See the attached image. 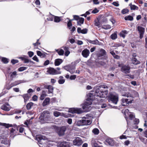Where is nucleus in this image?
<instances>
[{"label":"nucleus","mask_w":147,"mask_h":147,"mask_svg":"<svg viewBox=\"0 0 147 147\" xmlns=\"http://www.w3.org/2000/svg\"><path fill=\"white\" fill-rule=\"evenodd\" d=\"M107 88V85H101L96 90L94 94L91 93L88 94L86 101L82 105V108L87 112L89 111L91 109L90 105L92 104V100H98V98H106L108 94Z\"/></svg>","instance_id":"obj_1"},{"label":"nucleus","mask_w":147,"mask_h":147,"mask_svg":"<svg viewBox=\"0 0 147 147\" xmlns=\"http://www.w3.org/2000/svg\"><path fill=\"white\" fill-rule=\"evenodd\" d=\"M138 93L136 91L133 90L130 93L128 92H122V95L123 96L126 97L128 98H123L121 99L122 105L123 106H127L129 104L132 103L134 100V97H137L138 96Z\"/></svg>","instance_id":"obj_2"},{"label":"nucleus","mask_w":147,"mask_h":147,"mask_svg":"<svg viewBox=\"0 0 147 147\" xmlns=\"http://www.w3.org/2000/svg\"><path fill=\"white\" fill-rule=\"evenodd\" d=\"M49 114L48 111H45L41 113L39 118L41 123H45L50 119Z\"/></svg>","instance_id":"obj_3"},{"label":"nucleus","mask_w":147,"mask_h":147,"mask_svg":"<svg viewBox=\"0 0 147 147\" xmlns=\"http://www.w3.org/2000/svg\"><path fill=\"white\" fill-rule=\"evenodd\" d=\"M108 101L115 105H116L118 101L119 96L115 92H111L107 96Z\"/></svg>","instance_id":"obj_4"},{"label":"nucleus","mask_w":147,"mask_h":147,"mask_svg":"<svg viewBox=\"0 0 147 147\" xmlns=\"http://www.w3.org/2000/svg\"><path fill=\"white\" fill-rule=\"evenodd\" d=\"M83 119L80 120L76 121L75 122L76 124L78 126H81L87 125L91 124L92 121L91 120L88 119L87 117H84Z\"/></svg>","instance_id":"obj_5"},{"label":"nucleus","mask_w":147,"mask_h":147,"mask_svg":"<svg viewBox=\"0 0 147 147\" xmlns=\"http://www.w3.org/2000/svg\"><path fill=\"white\" fill-rule=\"evenodd\" d=\"M108 62V58L107 56L98 57L97 59L96 60V64L98 65L104 66Z\"/></svg>","instance_id":"obj_6"},{"label":"nucleus","mask_w":147,"mask_h":147,"mask_svg":"<svg viewBox=\"0 0 147 147\" xmlns=\"http://www.w3.org/2000/svg\"><path fill=\"white\" fill-rule=\"evenodd\" d=\"M118 66L121 67V70L123 73L127 74L130 72V67L128 65H123L122 64H119Z\"/></svg>","instance_id":"obj_7"},{"label":"nucleus","mask_w":147,"mask_h":147,"mask_svg":"<svg viewBox=\"0 0 147 147\" xmlns=\"http://www.w3.org/2000/svg\"><path fill=\"white\" fill-rule=\"evenodd\" d=\"M67 127V126H63L58 127L57 131L59 136H62L64 135L65 131Z\"/></svg>","instance_id":"obj_8"},{"label":"nucleus","mask_w":147,"mask_h":147,"mask_svg":"<svg viewBox=\"0 0 147 147\" xmlns=\"http://www.w3.org/2000/svg\"><path fill=\"white\" fill-rule=\"evenodd\" d=\"M26 82V81L22 80H18L12 83L11 84V86H10L9 87H8L7 86H6L5 88L6 89L9 90L12 87L16 86L18 85L21 83H24Z\"/></svg>","instance_id":"obj_9"},{"label":"nucleus","mask_w":147,"mask_h":147,"mask_svg":"<svg viewBox=\"0 0 147 147\" xmlns=\"http://www.w3.org/2000/svg\"><path fill=\"white\" fill-rule=\"evenodd\" d=\"M47 72L48 74L52 75L60 74L61 73L60 71H57L56 70L52 67L48 68Z\"/></svg>","instance_id":"obj_10"},{"label":"nucleus","mask_w":147,"mask_h":147,"mask_svg":"<svg viewBox=\"0 0 147 147\" xmlns=\"http://www.w3.org/2000/svg\"><path fill=\"white\" fill-rule=\"evenodd\" d=\"M68 111L72 113H77L78 114H80L83 112L81 109L77 108H73L70 109H69Z\"/></svg>","instance_id":"obj_11"},{"label":"nucleus","mask_w":147,"mask_h":147,"mask_svg":"<svg viewBox=\"0 0 147 147\" xmlns=\"http://www.w3.org/2000/svg\"><path fill=\"white\" fill-rule=\"evenodd\" d=\"M36 140L39 142V143L41 144H42V143L43 142L42 141L46 140L47 139V138L45 136L41 135H36Z\"/></svg>","instance_id":"obj_12"},{"label":"nucleus","mask_w":147,"mask_h":147,"mask_svg":"<svg viewBox=\"0 0 147 147\" xmlns=\"http://www.w3.org/2000/svg\"><path fill=\"white\" fill-rule=\"evenodd\" d=\"M53 115L55 117H58L59 116H63L65 118H67L68 117L70 116V115L69 114H67V115L63 113H61L57 111H54L53 113Z\"/></svg>","instance_id":"obj_13"},{"label":"nucleus","mask_w":147,"mask_h":147,"mask_svg":"<svg viewBox=\"0 0 147 147\" xmlns=\"http://www.w3.org/2000/svg\"><path fill=\"white\" fill-rule=\"evenodd\" d=\"M82 140L79 137L76 138L73 141V144L74 145L80 146L82 144Z\"/></svg>","instance_id":"obj_14"},{"label":"nucleus","mask_w":147,"mask_h":147,"mask_svg":"<svg viewBox=\"0 0 147 147\" xmlns=\"http://www.w3.org/2000/svg\"><path fill=\"white\" fill-rule=\"evenodd\" d=\"M11 107L8 103H5L3 104L1 107V109L5 111H9L11 109Z\"/></svg>","instance_id":"obj_15"},{"label":"nucleus","mask_w":147,"mask_h":147,"mask_svg":"<svg viewBox=\"0 0 147 147\" xmlns=\"http://www.w3.org/2000/svg\"><path fill=\"white\" fill-rule=\"evenodd\" d=\"M138 29L140 33V38H142L143 36V35L144 32V28L140 26H138Z\"/></svg>","instance_id":"obj_16"},{"label":"nucleus","mask_w":147,"mask_h":147,"mask_svg":"<svg viewBox=\"0 0 147 147\" xmlns=\"http://www.w3.org/2000/svg\"><path fill=\"white\" fill-rule=\"evenodd\" d=\"M90 53L89 50L87 49H85L82 51V55L84 57L86 58L89 56Z\"/></svg>","instance_id":"obj_17"},{"label":"nucleus","mask_w":147,"mask_h":147,"mask_svg":"<svg viewBox=\"0 0 147 147\" xmlns=\"http://www.w3.org/2000/svg\"><path fill=\"white\" fill-rule=\"evenodd\" d=\"M58 147H69L68 143L65 141L59 143L57 144Z\"/></svg>","instance_id":"obj_18"},{"label":"nucleus","mask_w":147,"mask_h":147,"mask_svg":"<svg viewBox=\"0 0 147 147\" xmlns=\"http://www.w3.org/2000/svg\"><path fill=\"white\" fill-rule=\"evenodd\" d=\"M106 51L103 49H101L97 53V55L98 57H101L103 56L105 54Z\"/></svg>","instance_id":"obj_19"},{"label":"nucleus","mask_w":147,"mask_h":147,"mask_svg":"<svg viewBox=\"0 0 147 147\" xmlns=\"http://www.w3.org/2000/svg\"><path fill=\"white\" fill-rule=\"evenodd\" d=\"M77 30L78 32L79 33L86 34L87 33L88 30L86 28L82 30L81 28L78 27L77 28Z\"/></svg>","instance_id":"obj_20"},{"label":"nucleus","mask_w":147,"mask_h":147,"mask_svg":"<svg viewBox=\"0 0 147 147\" xmlns=\"http://www.w3.org/2000/svg\"><path fill=\"white\" fill-rule=\"evenodd\" d=\"M45 88L48 89L49 93H53V86L51 85H45L44 86Z\"/></svg>","instance_id":"obj_21"},{"label":"nucleus","mask_w":147,"mask_h":147,"mask_svg":"<svg viewBox=\"0 0 147 147\" xmlns=\"http://www.w3.org/2000/svg\"><path fill=\"white\" fill-rule=\"evenodd\" d=\"M63 61L61 59H56L55 61V66L59 65Z\"/></svg>","instance_id":"obj_22"},{"label":"nucleus","mask_w":147,"mask_h":147,"mask_svg":"<svg viewBox=\"0 0 147 147\" xmlns=\"http://www.w3.org/2000/svg\"><path fill=\"white\" fill-rule=\"evenodd\" d=\"M132 63L135 65L139 64L140 63V62L135 57H133L131 59Z\"/></svg>","instance_id":"obj_23"},{"label":"nucleus","mask_w":147,"mask_h":147,"mask_svg":"<svg viewBox=\"0 0 147 147\" xmlns=\"http://www.w3.org/2000/svg\"><path fill=\"white\" fill-rule=\"evenodd\" d=\"M106 141L109 145L111 146H113L114 144V141L111 139H107L106 140Z\"/></svg>","instance_id":"obj_24"},{"label":"nucleus","mask_w":147,"mask_h":147,"mask_svg":"<svg viewBox=\"0 0 147 147\" xmlns=\"http://www.w3.org/2000/svg\"><path fill=\"white\" fill-rule=\"evenodd\" d=\"M88 42L91 44H92L94 45H100V42H99V41L97 39L95 40H88Z\"/></svg>","instance_id":"obj_25"},{"label":"nucleus","mask_w":147,"mask_h":147,"mask_svg":"<svg viewBox=\"0 0 147 147\" xmlns=\"http://www.w3.org/2000/svg\"><path fill=\"white\" fill-rule=\"evenodd\" d=\"M50 102V99L49 98H46L43 101L42 103V105L43 106H45L48 105Z\"/></svg>","instance_id":"obj_26"},{"label":"nucleus","mask_w":147,"mask_h":147,"mask_svg":"<svg viewBox=\"0 0 147 147\" xmlns=\"http://www.w3.org/2000/svg\"><path fill=\"white\" fill-rule=\"evenodd\" d=\"M124 113L125 115V118L126 119V120L127 121V125H128L129 124V122L127 121V117H126V116L128 115H129V113H130L131 112H129L128 109H126L125 110Z\"/></svg>","instance_id":"obj_27"},{"label":"nucleus","mask_w":147,"mask_h":147,"mask_svg":"<svg viewBox=\"0 0 147 147\" xmlns=\"http://www.w3.org/2000/svg\"><path fill=\"white\" fill-rule=\"evenodd\" d=\"M127 34V32L126 30H123L119 34L120 37H123L124 38L125 37L126 34Z\"/></svg>","instance_id":"obj_28"},{"label":"nucleus","mask_w":147,"mask_h":147,"mask_svg":"<svg viewBox=\"0 0 147 147\" xmlns=\"http://www.w3.org/2000/svg\"><path fill=\"white\" fill-rule=\"evenodd\" d=\"M129 6L130 7L131 10H138L139 9L138 7L135 5L132 4L131 3L129 4Z\"/></svg>","instance_id":"obj_29"},{"label":"nucleus","mask_w":147,"mask_h":147,"mask_svg":"<svg viewBox=\"0 0 147 147\" xmlns=\"http://www.w3.org/2000/svg\"><path fill=\"white\" fill-rule=\"evenodd\" d=\"M84 21V19L83 18H80L79 20L77 22L78 25L81 26V24H83Z\"/></svg>","instance_id":"obj_30"},{"label":"nucleus","mask_w":147,"mask_h":147,"mask_svg":"<svg viewBox=\"0 0 147 147\" xmlns=\"http://www.w3.org/2000/svg\"><path fill=\"white\" fill-rule=\"evenodd\" d=\"M24 99L25 102L27 101L29 98V96L28 94H25L22 96Z\"/></svg>","instance_id":"obj_31"},{"label":"nucleus","mask_w":147,"mask_h":147,"mask_svg":"<svg viewBox=\"0 0 147 147\" xmlns=\"http://www.w3.org/2000/svg\"><path fill=\"white\" fill-rule=\"evenodd\" d=\"M14 128H12L10 130V134L11 135L13 134V133H14V132L15 131L16 129H17L18 130V126L16 125H15L14 127Z\"/></svg>","instance_id":"obj_32"},{"label":"nucleus","mask_w":147,"mask_h":147,"mask_svg":"<svg viewBox=\"0 0 147 147\" xmlns=\"http://www.w3.org/2000/svg\"><path fill=\"white\" fill-rule=\"evenodd\" d=\"M39 40V39H38L37 40V42L35 43H33V44L34 45V48L35 49H38L39 50H40V49H39L38 47V45H40V42H38Z\"/></svg>","instance_id":"obj_33"},{"label":"nucleus","mask_w":147,"mask_h":147,"mask_svg":"<svg viewBox=\"0 0 147 147\" xmlns=\"http://www.w3.org/2000/svg\"><path fill=\"white\" fill-rule=\"evenodd\" d=\"M56 51L60 55H63L64 54V51L63 49H57Z\"/></svg>","instance_id":"obj_34"},{"label":"nucleus","mask_w":147,"mask_h":147,"mask_svg":"<svg viewBox=\"0 0 147 147\" xmlns=\"http://www.w3.org/2000/svg\"><path fill=\"white\" fill-rule=\"evenodd\" d=\"M124 18L125 20L132 21L133 20V17L131 16H126Z\"/></svg>","instance_id":"obj_35"},{"label":"nucleus","mask_w":147,"mask_h":147,"mask_svg":"<svg viewBox=\"0 0 147 147\" xmlns=\"http://www.w3.org/2000/svg\"><path fill=\"white\" fill-rule=\"evenodd\" d=\"M33 105V103L32 102H30L28 103L26 105L27 109L28 110H30Z\"/></svg>","instance_id":"obj_36"},{"label":"nucleus","mask_w":147,"mask_h":147,"mask_svg":"<svg viewBox=\"0 0 147 147\" xmlns=\"http://www.w3.org/2000/svg\"><path fill=\"white\" fill-rule=\"evenodd\" d=\"M47 94L45 92L43 91L42 92V94L41 95L40 97V99L41 100H43L44 98H45V97L46 96Z\"/></svg>","instance_id":"obj_37"},{"label":"nucleus","mask_w":147,"mask_h":147,"mask_svg":"<svg viewBox=\"0 0 147 147\" xmlns=\"http://www.w3.org/2000/svg\"><path fill=\"white\" fill-rule=\"evenodd\" d=\"M111 26L109 25H104L102 26V28L105 30H107L111 28Z\"/></svg>","instance_id":"obj_38"},{"label":"nucleus","mask_w":147,"mask_h":147,"mask_svg":"<svg viewBox=\"0 0 147 147\" xmlns=\"http://www.w3.org/2000/svg\"><path fill=\"white\" fill-rule=\"evenodd\" d=\"M1 143L5 145H8V146L9 145V141L5 139L1 140Z\"/></svg>","instance_id":"obj_39"},{"label":"nucleus","mask_w":147,"mask_h":147,"mask_svg":"<svg viewBox=\"0 0 147 147\" xmlns=\"http://www.w3.org/2000/svg\"><path fill=\"white\" fill-rule=\"evenodd\" d=\"M10 77L13 79L17 75V72L16 71H14L12 72L11 73Z\"/></svg>","instance_id":"obj_40"},{"label":"nucleus","mask_w":147,"mask_h":147,"mask_svg":"<svg viewBox=\"0 0 147 147\" xmlns=\"http://www.w3.org/2000/svg\"><path fill=\"white\" fill-rule=\"evenodd\" d=\"M1 61L4 63H7L9 62L8 59L5 57H3L1 59Z\"/></svg>","instance_id":"obj_41"},{"label":"nucleus","mask_w":147,"mask_h":147,"mask_svg":"<svg viewBox=\"0 0 147 147\" xmlns=\"http://www.w3.org/2000/svg\"><path fill=\"white\" fill-rule=\"evenodd\" d=\"M94 24L95 26H98V27H99L100 26V23L99 22V20L98 19L94 21Z\"/></svg>","instance_id":"obj_42"},{"label":"nucleus","mask_w":147,"mask_h":147,"mask_svg":"<svg viewBox=\"0 0 147 147\" xmlns=\"http://www.w3.org/2000/svg\"><path fill=\"white\" fill-rule=\"evenodd\" d=\"M0 123L1 124V125H2L4 126H5L6 128H8L9 127H13V126L11 124H6L5 123Z\"/></svg>","instance_id":"obj_43"},{"label":"nucleus","mask_w":147,"mask_h":147,"mask_svg":"<svg viewBox=\"0 0 147 147\" xmlns=\"http://www.w3.org/2000/svg\"><path fill=\"white\" fill-rule=\"evenodd\" d=\"M92 132L94 134L97 135L99 134V130L97 128H94L93 129Z\"/></svg>","instance_id":"obj_44"},{"label":"nucleus","mask_w":147,"mask_h":147,"mask_svg":"<svg viewBox=\"0 0 147 147\" xmlns=\"http://www.w3.org/2000/svg\"><path fill=\"white\" fill-rule=\"evenodd\" d=\"M111 38L113 40L117 38V35L116 33H114L111 35Z\"/></svg>","instance_id":"obj_45"},{"label":"nucleus","mask_w":147,"mask_h":147,"mask_svg":"<svg viewBox=\"0 0 147 147\" xmlns=\"http://www.w3.org/2000/svg\"><path fill=\"white\" fill-rule=\"evenodd\" d=\"M61 21L60 17L58 16H55L54 21L56 22H59Z\"/></svg>","instance_id":"obj_46"},{"label":"nucleus","mask_w":147,"mask_h":147,"mask_svg":"<svg viewBox=\"0 0 147 147\" xmlns=\"http://www.w3.org/2000/svg\"><path fill=\"white\" fill-rule=\"evenodd\" d=\"M129 12V10L127 9H124L122 10L121 11V13L123 14H126Z\"/></svg>","instance_id":"obj_47"},{"label":"nucleus","mask_w":147,"mask_h":147,"mask_svg":"<svg viewBox=\"0 0 147 147\" xmlns=\"http://www.w3.org/2000/svg\"><path fill=\"white\" fill-rule=\"evenodd\" d=\"M71 21V20H69L67 24V26L69 29H71V27L72 25Z\"/></svg>","instance_id":"obj_48"},{"label":"nucleus","mask_w":147,"mask_h":147,"mask_svg":"<svg viewBox=\"0 0 147 147\" xmlns=\"http://www.w3.org/2000/svg\"><path fill=\"white\" fill-rule=\"evenodd\" d=\"M27 69L26 67H22L19 68L18 69V70L20 71H22Z\"/></svg>","instance_id":"obj_49"},{"label":"nucleus","mask_w":147,"mask_h":147,"mask_svg":"<svg viewBox=\"0 0 147 147\" xmlns=\"http://www.w3.org/2000/svg\"><path fill=\"white\" fill-rule=\"evenodd\" d=\"M65 82V80L64 79H59L58 81V83L59 84H63Z\"/></svg>","instance_id":"obj_50"},{"label":"nucleus","mask_w":147,"mask_h":147,"mask_svg":"<svg viewBox=\"0 0 147 147\" xmlns=\"http://www.w3.org/2000/svg\"><path fill=\"white\" fill-rule=\"evenodd\" d=\"M129 117L130 119L131 120H132L133 118H134L135 117V116L133 114V113H131L129 114Z\"/></svg>","instance_id":"obj_51"},{"label":"nucleus","mask_w":147,"mask_h":147,"mask_svg":"<svg viewBox=\"0 0 147 147\" xmlns=\"http://www.w3.org/2000/svg\"><path fill=\"white\" fill-rule=\"evenodd\" d=\"M11 63L13 64H14L18 62V60H15L14 59H12L11 61Z\"/></svg>","instance_id":"obj_52"},{"label":"nucleus","mask_w":147,"mask_h":147,"mask_svg":"<svg viewBox=\"0 0 147 147\" xmlns=\"http://www.w3.org/2000/svg\"><path fill=\"white\" fill-rule=\"evenodd\" d=\"M139 138L141 141L144 143L145 144H146V143L145 142V139L144 138L142 137H139Z\"/></svg>","instance_id":"obj_53"},{"label":"nucleus","mask_w":147,"mask_h":147,"mask_svg":"<svg viewBox=\"0 0 147 147\" xmlns=\"http://www.w3.org/2000/svg\"><path fill=\"white\" fill-rule=\"evenodd\" d=\"M99 11V10L96 8H95L92 11V13H96Z\"/></svg>","instance_id":"obj_54"},{"label":"nucleus","mask_w":147,"mask_h":147,"mask_svg":"<svg viewBox=\"0 0 147 147\" xmlns=\"http://www.w3.org/2000/svg\"><path fill=\"white\" fill-rule=\"evenodd\" d=\"M33 59L36 61L37 62H39V60L37 57L36 55H35L32 58Z\"/></svg>","instance_id":"obj_55"},{"label":"nucleus","mask_w":147,"mask_h":147,"mask_svg":"<svg viewBox=\"0 0 147 147\" xmlns=\"http://www.w3.org/2000/svg\"><path fill=\"white\" fill-rule=\"evenodd\" d=\"M135 124H138L139 122V119H135L134 121Z\"/></svg>","instance_id":"obj_56"},{"label":"nucleus","mask_w":147,"mask_h":147,"mask_svg":"<svg viewBox=\"0 0 147 147\" xmlns=\"http://www.w3.org/2000/svg\"><path fill=\"white\" fill-rule=\"evenodd\" d=\"M65 51H67L69 50V47L68 46H63L62 47Z\"/></svg>","instance_id":"obj_57"},{"label":"nucleus","mask_w":147,"mask_h":147,"mask_svg":"<svg viewBox=\"0 0 147 147\" xmlns=\"http://www.w3.org/2000/svg\"><path fill=\"white\" fill-rule=\"evenodd\" d=\"M29 56L30 57H32L34 55V53L32 51H29L28 52Z\"/></svg>","instance_id":"obj_58"},{"label":"nucleus","mask_w":147,"mask_h":147,"mask_svg":"<svg viewBox=\"0 0 147 147\" xmlns=\"http://www.w3.org/2000/svg\"><path fill=\"white\" fill-rule=\"evenodd\" d=\"M47 54V53L45 52H44L42 53V54L41 56L40 57L41 58H45L46 57V55Z\"/></svg>","instance_id":"obj_59"},{"label":"nucleus","mask_w":147,"mask_h":147,"mask_svg":"<svg viewBox=\"0 0 147 147\" xmlns=\"http://www.w3.org/2000/svg\"><path fill=\"white\" fill-rule=\"evenodd\" d=\"M112 4L116 7H118L119 5V4L118 3L115 1L113 2Z\"/></svg>","instance_id":"obj_60"},{"label":"nucleus","mask_w":147,"mask_h":147,"mask_svg":"<svg viewBox=\"0 0 147 147\" xmlns=\"http://www.w3.org/2000/svg\"><path fill=\"white\" fill-rule=\"evenodd\" d=\"M76 78V76L75 75L71 76L70 77V79L71 80H74Z\"/></svg>","instance_id":"obj_61"},{"label":"nucleus","mask_w":147,"mask_h":147,"mask_svg":"<svg viewBox=\"0 0 147 147\" xmlns=\"http://www.w3.org/2000/svg\"><path fill=\"white\" fill-rule=\"evenodd\" d=\"M80 18L78 16L74 15V19L77 20H79Z\"/></svg>","instance_id":"obj_62"},{"label":"nucleus","mask_w":147,"mask_h":147,"mask_svg":"<svg viewBox=\"0 0 147 147\" xmlns=\"http://www.w3.org/2000/svg\"><path fill=\"white\" fill-rule=\"evenodd\" d=\"M70 53V51L69 50H68L67 51H65L64 54L67 57L69 55Z\"/></svg>","instance_id":"obj_63"},{"label":"nucleus","mask_w":147,"mask_h":147,"mask_svg":"<svg viewBox=\"0 0 147 147\" xmlns=\"http://www.w3.org/2000/svg\"><path fill=\"white\" fill-rule=\"evenodd\" d=\"M109 20L113 24H114L115 22L114 19L113 18H111Z\"/></svg>","instance_id":"obj_64"}]
</instances>
